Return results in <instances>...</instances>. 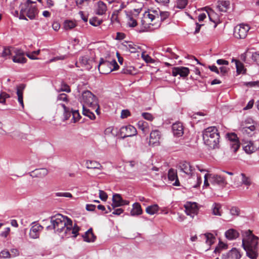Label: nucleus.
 Wrapping results in <instances>:
<instances>
[{
	"label": "nucleus",
	"instance_id": "nucleus-1",
	"mask_svg": "<svg viewBox=\"0 0 259 259\" xmlns=\"http://www.w3.org/2000/svg\"><path fill=\"white\" fill-rule=\"evenodd\" d=\"M51 225L46 227L48 231L54 230L61 237H72L75 238L80 230L76 224H73L72 220L66 216L58 213L50 218Z\"/></svg>",
	"mask_w": 259,
	"mask_h": 259
},
{
	"label": "nucleus",
	"instance_id": "nucleus-2",
	"mask_svg": "<svg viewBox=\"0 0 259 259\" xmlns=\"http://www.w3.org/2000/svg\"><path fill=\"white\" fill-rule=\"evenodd\" d=\"M242 246L246 252L247 256L251 259L257 256V240L258 238L254 236L252 232L248 230L243 234Z\"/></svg>",
	"mask_w": 259,
	"mask_h": 259
},
{
	"label": "nucleus",
	"instance_id": "nucleus-3",
	"mask_svg": "<svg viewBox=\"0 0 259 259\" xmlns=\"http://www.w3.org/2000/svg\"><path fill=\"white\" fill-rule=\"evenodd\" d=\"M203 140L205 144L210 149L218 148L220 143V134L217 128L215 126H210L204 130Z\"/></svg>",
	"mask_w": 259,
	"mask_h": 259
},
{
	"label": "nucleus",
	"instance_id": "nucleus-4",
	"mask_svg": "<svg viewBox=\"0 0 259 259\" xmlns=\"http://www.w3.org/2000/svg\"><path fill=\"white\" fill-rule=\"evenodd\" d=\"M81 102L89 106L98 114H99V105L98 99L91 91L87 90L83 92Z\"/></svg>",
	"mask_w": 259,
	"mask_h": 259
},
{
	"label": "nucleus",
	"instance_id": "nucleus-5",
	"mask_svg": "<svg viewBox=\"0 0 259 259\" xmlns=\"http://www.w3.org/2000/svg\"><path fill=\"white\" fill-rule=\"evenodd\" d=\"M248 25L241 24L235 27L234 29V36L238 39H244L247 34V32L250 29Z\"/></svg>",
	"mask_w": 259,
	"mask_h": 259
},
{
	"label": "nucleus",
	"instance_id": "nucleus-6",
	"mask_svg": "<svg viewBox=\"0 0 259 259\" xmlns=\"http://www.w3.org/2000/svg\"><path fill=\"white\" fill-rule=\"evenodd\" d=\"M136 128L131 125L122 126L120 128L119 135L121 138L124 139L126 137H133L137 135Z\"/></svg>",
	"mask_w": 259,
	"mask_h": 259
},
{
	"label": "nucleus",
	"instance_id": "nucleus-7",
	"mask_svg": "<svg viewBox=\"0 0 259 259\" xmlns=\"http://www.w3.org/2000/svg\"><path fill=\"white\" fill-rule=\"evenodd\" d=\"M179 167L181 171L188 176L190 179L193 177H195V174L194 172L195 168L191 165L189 162L187 161L181 162L179 164Z\"/></svg>",
	"mask_w": 259,
	"mask_h": 259
},
{
	"label": "nucleus",
	"instance_id": "nucleus-8",
	"mask_svg": "<svg viewBox=\"0 0 259 259\" xmlns=\"http://www.w3.org/2000/svg\"><path fill=\"white\" fill-rule=\"evenodd\" d=\"M112 64L111 61L104 60L101 58L100 63L98 65V69L100 73L107 74L112 72Z\"/></svg>",
	"mask_w": 259,
	"mask_h": 259
},
{
	"label": "nucleus",
	"instance_id": "nucleus-9",
	"mask_svg": "<svg viewBox=\"0 0 259 259\" xmlns=\"http://www.w3.org/2000/svg\"><path fill=\"white\" fill-rule=\"evenodd\" d=\"M209 179L211 184L218 185L222 188L225 187L227 184L226 179L220 175L210 174Z\"/></svg>",
	"mask_w": 259,
	"mask_h": 259
},
{
	"label": "nucleus",
	"instance_id": "nucleus-10",
	"mask_svg": "<svg viewBox=\"0 0 259 259\" xmlns=\"http://www.w3.org/2000/svg\"><path fill=\"white\" fill-rule=\"evenodd\" d=\"M227 136L230 141L231 149L234 153H236L240 147V142L237 135L235 133H229Z\"/></svg>",
	"mask_w": 259,
	"mask_h": 259
},
{
	"label": "nucleus",
	"instance_id": "nucleus-11",
	"mask_svg": "<svg viewBox=\"0 0 259 259\" xmlns=\"http://www.w3.org/2000/svg\"><path fill=\"white\" fill-rule=\"evenodd\" d=\"M186 213L193 218L198 213V207L196 202H187L184 205Z\"/></svg>",
	"mask_w": 259,
	"mask_h": 259
},
{
	"label": "nucleus",
	"instance_id": "nucleus-12",
	"mask_svg": "<svg viewBox=\"0 0 259 259\" xmlns=\"http://www.w3.org/2000/svg\"><path fill=\"white\" fill-rule=\"evenodd\" d=\"M145 20H142V24H144V22H147L149 24H151L150 22L154 20L159 21V16L156 11H151L145 12L144 14Z\"/></svg>",
	"mask_w": 259,
	"mask_h": 259
},
{
	"label": "nucleus",
	"instance_id": "nucleus-13",
	"mask_svg": "<svg viewBox=\"0 0 259 259\" xmlns=\"http://www.w3.org/2000/svg\"><path fill=\"white\" fill-rule=\"evenodd\" d=\"M32 227L29 232V236L31 238L36 239L39 237L40 232L43 229V227L39 224L33 222Z\"/></svg>",
	"mask_w": 259,
	"mask_h": 259
},
{
	"label": "nucleus",
	"instance_id": "nucleus-14",
	"mask_svg": "<svg viewBox=\"0 0 259 259\" xmlns=\"http://www.w3.org/2000/svg\"><path fill=\"white\" fill-rule=\"evenodd\" d=\"M242 146L244 151L248 154H252L257 150V144L250 141L244 142Z\"/></svg>",
	"mask_w": 259,
	"mask_h": 259
},
{
	"label": "nucleus",
	"instance_id": "nucleus-15",
	"mask_svg": "<svg viewBox=\"0 0 259 259\" xmlns=\"http://www.w3.org/2000/svg\"><path fill=\"white\" fill-rule=\"evenodd\" d=\"M15 55L13 57L12 60L14 62L17 63H25L27 59L24 57V52L20 49H16L14 51Z\"/></svg>",
	"mask_w": 259,
	"mask_h": 259
},
{
	"label": "nucleus",
	"instance_id": "nucleus-16",
	"mask_svg": "<svg viewBox=\"0 0 259 259\" xmlns=\"http://www.w3.org/2000/svg\"><path fill=\"white\" fill-rule=\"evenodd\" d=\"M189 69L187 67H178L172 69V74L174 76L180 75L181 77H186L188 75Z\"/></svg>",
	"mask_w": 259,
	"mask_h": 259
},
{
	"label": "nucleus",
	"instance_id": "nucleus-17",
	"mask_svg": "<svg viewBox=\"0 0 259 259\" xmlns=\"http://www.w3.org/2000/svg\"><path fill=\"white\" fill-rule=\"evenodd\" d=\"M172 131L174 135L177 137H180L184 134V127L180 122H177L172 125Z\"/></svg>",
	"mask_w": 259,
	"mask_h": 259
},
{
	"label": "nucleus",
	"instance_id": "nucleus-18",
	"mask_svg": "<svg viewBox=\"0 0 259 259\" xmlns=\"http://www.w3.org/2000/svg\"><path fill=\"white\" fill-rule=\"evenodd\" d=\"M256 127L254 125L245 126L239 129V132L244 136L251 137L255 133Z\"/></svg>",
	"mask_w": 259,
	"mask_h": 259
},
{
	"label": "nucleus",
	"instance_id": "nucleus-19",
	"mask_svg": "<svg viewBox=\"0 0 259 259\" xmlns=\"http://www.w3.org/2000/svg\"><path fill=\"white\" fill-rule=\"evenodd\" d=\"M160 133L158 130L152 131L150 135V145H154L159 143V139H160Z\"/></svg>",
	"mask_w": 259,
	"mask_h": 259
},
{
	"label": "nucleus",
	"instance_id": "nucleus-20",
	"mask_svg": "<svg viewBox=\"0 0 259 259\" xmlns=\"http://www.w3.org/2000/svg\"><path fill=\"white\" fill-rule=\"evenodd\" d=\"M241 255L238 249L235 248L231 250L226 255L223 256L222 259H240Z\"/></svg>",
	"mask_w": 259,
	"mask_h": 259
},
{
	"label": "nucleus",
	"instance_id": "nucleus-21",
	"mask_svg": "<svg viewBox=\"0 0 259 259\" xmlns=\"http://www.w3.org/2000/svg\"><path fill=\"white\" fill-rule=\"evenodd\" d=\"M25 10V12L26 13V15L31 20L34 19L36 15L38 13V10L37 8L35 6L33 7H28L26 8V7H24Z\"/></svg>",
	"mask_w": 259,
	"mask_h": 259
},
{
	"label": "nucleus",
	"instance_id": "nucleus-22",
	"mask_svg": "<svg viewBox=\"0 0 259 259\" xmlns=\"http://www.w3.org/2000/svg\"><path fill=\"white\" fill-rule=\"evenodd\" d=\"M83 240L85 242H91L95 241L96 237L93 232L92 228H90L84 234L82 235Z\"/></svg>",
	"mask_w": 259,
	"mask_h": 259
},
{
	"label": "nucleus",
	"instance_id": "nucleus-23",
	"mask_svg": "<svg viewBox=\"0 0 259 259\" xmlns=\"http://www.w3.org/2000/svg\"><path fill=\"white\" fill-rule=\"evenodd\" d=\"M123 49L126 51H128L132 53H136L140 48L139 47L135 45L134 43L130 42H125V44H122Z\"/></svg>",
	"mask_w": 259,
	"mask_h": 259
},
{
	"label": "nucleus",
	"instance_id": "nucleus-24",
	"mask_svg": "<svg viewBox=\"0 0 259 259\" xmlns=\"http://www.w3.org/2000/svg\"><path fill=\"white\" fill-rule=\"evenodd\" d=\"M48 170L46 168H38L31 172L30 176L32 177L42 178L47 176Z\"/></svg>",
	"mask_w": 259,
	"mask_h": 259
},
{
	"label": "nucleus",
	"instance_id": "nucleus-25",
	"mask_svg": "<svg viewBox=\"0 0 259 259\" xmlns=\"http://www.w3.org/2000/svg\"><path fill=\"white\" fill-rule=\"evenodd\" d=\"M25 88L24 84H21L17 87V95L18 96V101L22 107L24 108V103L23 100V90Z\"/></svg>",
	"mask_w": 259,
	"mask_h": 259
},
{
	"label": "nucleus",
	"instance_id": "nucleus-26",
	"mask_svg": "<svg viewBox=\"0 0 259 259\" xmlns=\"http://www.w3.org/2000/svg\"><path fill=\"white\" fill-rule=\"evenodd\" d=\"M230 6L229 1H219L218 2L217 9L221 12H226Z\"/></svg>",
	"mask_w": 259,
	"mask_h": 259
},
{
	"label": "nucleus",
	"instance_id": "nucleus-27",
	"mask_svg": "<svg viewBox=\"0 0 259 259\" xmlns=\"http://www.w3.org/2000/svg\"><path fill=\"white\" fill-rule=\"evenodd\" d=\"M79 60L80 63L86 67L87 69L90 70L92 68L93 61L90 59L88 56L81 57Z\"/></svg>",
	"mask_w": 259,
	"mask_h": 259
},
{
	"label": "nucleus",
	"instance_id": "nucleus-28",
	"mask_svg": "<svg viewBox=\"0 0 259 259\" xmlns=\"http://www.w3.org/2000/svg\"><path fill=\"white\" fill-rule=\"evenodd\" d=\"M97 9L96 14L99 15H102L105 13L107 10L106 4L102 1H99L97 3Z\"/></svg>",
	"mask_w": 259,
	"mask_h": 259
},
{
	"label": "nucleus",
	"instance_id": "nucleus-29",
	"mask_svg": "<svg viewBox=\"0 0 259 259\" xmlns=\"http://www.w3.org/2000/svg\"><path fill=\"white\" fill-rule=\"evenodd\" d=\"M142 209L141 206L139 203H135L133 205V208L131 211V215H138L142 213Z\"/></svg>",
	"mask_w": 259,
	"mask_h": 259
},
{
	"label": "nucleus",
	"instance_id": "nucleus-30",
	"mask_svg": "<svg viewBox=\"0 0 259 259\" xmlns=\"http://www.w3.org/2000/svg\"><path fill=\"white\" fill-rule=\"evenodd\" d=\"M225 236L229 240H233L236 239L239 236V233L236 230L231 229L226 232Z\"/></svg>",
	"mask_w": 259,
	"mask_h": 259
},
{
	"label": "nucleus",
	"instance_id": "nucleus-31",
	"mask_svg": "<svg viewBox=\"0 0 259 259\" xmlns=\"http://www.w3.org/2000/svg\"><path fill=\"white\" fill-rule=\"evenodd\" d=\"M122 197L119 194H115L112 197V206L113 207H119L121 206L122 202Z\"/></svg>",
	"mask_w": 259,
	"mask_h": 259
},
{
	"label": "nucleus",
	"instance_id": "nucleus-32",
	"mask_svg": "<svg viewBox=\"0 0 259 259\" xmlns=\"http://www.w3.org/2000/svg\"><path fill=\"white\" fill-rule=\"evenodd\" d=\"M86 166L88 169H101L103 166L101 164L95 161H87L86 162Z\"/></svg>",
	"mask_w": 259,
	"mask_h": 259
},
{
	"label": "nucleus",
	"instance_id": "nucleus-33",
	"mask_svg": "<svg viewBox=\"0 0 259 259\" xmlns=\"http://www.w3.org/2000/svg\"><path fill=\"white\" fill-rule=\"evenodd\" d=\"M210 20L215 23L214 28L217 26V23L219 21L217 14L211 9L207 12Z\"/></svg>",
	"mask_w": 259,
	"mask_h": 259
},
{
	"label": "nucleus",
	"instance_id": "nucleus-34",
	"mask_svg": "<svg viewBox=\"0 0 259 259\" xmlns=\"http://www.w3.org/2000/svg\"><path fill=\"white\" fill-rule=\"evenodd\" d=\"M82 108V113L84 115L88 116L92 120H94L96 118V116L95 114L94 113L93 111H91V110H93V109H89L86 108L84 106V105H83Z\"/></svg>",
	"mask_w": 259,
	"mask_h": 259
},
{
	"label": "nucleus",
	"instance_id": "nucleus-35",
	"mask_svg": "<svg viewBox=\"0 0 259 259\" xmlns=\"http://www.w3.org/2000/svg\"><path fill=\"white\" fill-rule=\"evenodd\" d=\"M137 125L138 128L141 130L144 134H146L147 133L148 123L147 122L144 120H140L138 121Z\"/></svg>",
	"mask_w": 259,
	"mask_h": 259
},
{
	"label": "nucleus",
	"instance_id": "nucleus-36",
	"mask_svg": "<svg viewBox=\"0 0 259 259\" xmlns=\"http://www.w3.org/2000/svg\"><path fill=\"white\" fill-rule=\"evenodd\" d=\"M57 91L58 92H65L66 93H70L71 92V89L67 83L64 81H62L60 84V88Z\"/></svg>",
	"mask_w": 259,
	"mask_h": 259
},
{
	"label": "nucleus",
	"instance_id": "nucleus-37",
	"mask_svg": "<svg viewBox=\"0 0 259 259\" xmlns=\"http://www.w3.org/2000/svg\"><path fill=\"white\" fill-rule=\"evenodd\" d=\"M159 206L157 204L148 206L146 209V211L147 213L152 215L156 213L158 210Z\"/></svg>",
	"mask_w": 259,
	"mask_h": 259
},
{
	"label": "nucleus",
	"instance_id": "nucleus-38",
	"mask_svg": "<svg viewBox=\"0 0 259 259\" xmlns=\"http://www.w3.org/2000/svg\"><path fill=\"white\" fill-rule=\"evenodd\" d=\"M221 208V205L219 203H214L213 204L212 210V214L215 215L221 216L222 215L221 211L220 210Z\"/></svg>",
	"mask_w": 259,
	"mask_h": 259
},
{
	"label": "nucleus",
	"instance_id": "nucleus-39",
	"mask_svg": "<svg viewBox=\"0 0 259 259\" xmlns=\"http://www.w3.org/2000/svg\"><path fill=\"white\" fill-rule=\"evenodd\" d=\"M121 73L125 74H136V69L133 66H126L122 69Z\"/></svg>",
	"mask_w": 259,
	"mask_h": 259
},
{
	"label": "nucleus",
	"instance_id": "nucleus-40",
	"mask_svg": "<svg viewBox=\"0 0 259 259\" xmlns=\"http://www.w3.org/2000/svg\"><path fill=\"white\" fill-rule=\"evenodd\" d=\"M204 236L206 239V243L207 244H208L209 245H211L214 243L215 238L212 234L208 233L205 234Z\"/></svg>",
	"mask_w": 259,
	"mask_h": 259
},
{
	"label": "nucleus",
	"instance_id": "nucleus-41",
	"mask_svg": "<svg viewBox=\"0 0 259 259\" xmlns=\"http://www.w3.org/2000/svg\"><path fill=\"white\" fill-rule=\"evenodd\" d=\"M236 71L238 74L243 73L244 67L243 64L239 60H235Z\"/></svg>",
	"mask_w": 259,
	"mask_h": 259
},
{
	"label": "nucleus",
	"instance_id": "nucleus-42",
	"mask_svg": "<svg viewBox=\"0 0 259 259\" xmlns=\"http://www.w3.org/2000/svg\"><path fill=\"white\" fill-rule=\"evenodd\" d=\"M76 26L74 22L71 20H66L64 23V27L66 30H70Z\"/></svg>",
	"mask_w": 259,
	"mask_h": 259
},
{
	"label": "nucleus",
	"instance_id": "nucleus-43",
	"mask_svg": "<svg viewBox=\"0 0 259 259\" xmlns=\"http://www.w3.org/2000/svg\"><path fill=\"white\" fill-rule=\"evenodd\" d=\"M168 178L169 180L173 181L176 179L178 178L176 170L171 168L168 170Z\"/></svg>",
	"mask_w": 259,
	"mask_h": 259
},
{
	"label": "nucleus",
	"instance_id": "nucleus-44",
	"mask_svg": "<svg viewBox=\"0 0 259 259\" xmlns=\"http://www.w3.org/2000/svg\"><path fill=\"white\" fill-rule=\"evenodd\" d=\"M187 4L188 0H176V7L180 9H184Z\"/></svg>",
	"mask_w": 259,
	"mask_h": 259
},
{
	"label": "nucleus",
	"instance_id": "nucleus-45",
	"mask_svg": "<svg viewBox=\"0 0 259 259\" xmlns=\"http://www.w3.org/2000/svg\"><path fill=\"white\" fill-rule=\"evenodd\" d=\"M192 178L196 180L195 183L193 184L194 188H197L200 186L202 183V179L201 176L198 174L195 175V177H193Z\"/></svg>",
	"mask_w": 259,
	"mask_h": 259
},
{
	"label": "nucleus",
	"instance_id": "nucleus-46",
	"mask_svg": "<svg viewBox=\"0 0 259 259\" xmlns=\"http://www.w3.org/2000/svg\"><path fill=\"white\" fill-rule=\"evenodd\" d=\"M61 106L64 109V116L65 120H67L70 117L72 112L71 113L70 110L68 108H67L65 104H61Z\"/></svg>",
	"mask_w": 259,
	"mask_h": 259
},
{
	"label": "nucleus",
	"instance_id": "nucleus-47",
	"mask_svg": "<svg viewBox=\"0 0 259 259\" xmlns=\"http://www.w3.org/2000/svg\"><path fill=\"white\" fill-rule=\"evenodd\" d=\"M102 22V20L99 19L97 17H93L90 20V23L94 26L100 25Z\"/></svg>",
	"mask_w": 259,
	"mask_h": 259
},
{
	"label": "nucleus",
	"instance_id": "nucleus-48",
	"mask_svg": "<svg viewBox=\"0 0 259 259\" xmlns=\"http://www.w3.org/2000/svg\"><path fill=\"white\" fill-rule=\"evenodd\" d=\"M127 25L131 27H135L137 25V22L132 16H129L128 17Z\"/></svg>",
	"mask_w": 259,
	"mask_h": 259
},
{
	"label": "nucleus",
	"instance_id": "nucleus-49",
	"mask_svg": "<svg viewBox=\"0 0 259 259\" xmlns=\"http://www.w3.org/2000/svg\"><path fill=\"white\" fill-rule=\"evenodd\" d=\"M142 58L147 63H153L155 62L154 59L151 58L148 55L145 54L144 53H142Z\"/></svg>",
	"mask_w": 259,
	"mask_h": 259
},
{
	"label": "nucleus",
	"instance_id": "nucleus-50",
	"mask_svg": "<svg viewBox=\"0 0 259 259\" xmlns=\"http://www.w3.org/2000/svg\"><path fill=\"white\" fill-rule=\"evenodd\" d=\"M57 100L65 102H68L69 101L68 96L65 93H62L58 95L57 96Z\"/></svg>",
	"mask_w": 259,
	"mask_h": 259
},
{
	"label": "nucleus",
	"instance_id": "nucleus-51",
	"mask_svg": "<svg viewBox=\"0 0 259 259\" xmlns=\"http://www.w3.org/2000/svg\"><path fill=\"white\" fill-rule=\"evenodd\" d=\"M10 232V228L9 227L6 228L5 230L0 233V237L2 238L5 239L9 235Z\"/></svg>",
	"mask_w": 259,
	"mask_h": 259
},
{
	"label": "nucleus",
	"instance_id": "nucleus-52",
	"mask_svg": "<svg viewBox=\"0 0 259 259\" xmlns=\"http://www.w3.org/2000/svg\"><path fill=\"white\" fill-rule=\"evenodd\" d=\"M72 115L73 116L74 122L78 121L81 117L78 110L72 111Z\"/></svg>",
	"mask_w": 259,
	"mask_h": 259
},
{
	"label": "nucleus",
	"instance_id": "nucleus-53",
	"mask_svg": "<svg viewBox=\"0 0 259 259\" xmlns=\"http://www.w3.org/2000/svg\"><path fill=\"white\" fill-rule=\"evenodd\" d=\"M241 176L242 177V184L246 185V186H249L251 184V182L249 179L248 178L246 177L244 174L242 173L241 174Z\"/></svg>",
	"mask_w": 259,
	"mask_h": 259
},
{
	"label": "nucleus",
	"instance_id": "nucleus-54",
	"mask_svg": "<svg viewBox=\"0 0 259 259\" xmlns=\"http://www.w3.org/2000/svg\"><path fill=\"white\" fill-rule=\"evenodd\" d=\"M55 196L57 197H72V194L69 192H57L55 193Z\"/></svg>",
	"mask_w": 259,
	"mask_h": 259
},
{
	"label": "nucleus",
	"instance_id": "nucleus-55",
	"mask_svg": "<svg viewBox=\"0 0 259 259\" xmlns=\"http://www.w3.org/2000/svg\"><path fill=\"white\" fill-rule=\"evenodd\" d=\"M169 15V14L168 12H160L159 16V21H163L165 20L168 17Z\"/></svg>",
	"mask_w": 259,
	"mask_h": 259
},
{
	"label": "nucleus",
	"instance_id": "nucleus-56",
	"mask_svg": "<svg viewBox=\"0 0 259 259\" xmlns=\"http://www.w3.org/2000/svg\"><path fill=\"white\" fill-rule=\"evenodd\" d=\"M88 0H76V6L79 9H82L85 3L88 4Z\"/></svg>",
	"mask_w": 259,
	"mask_h": 259
},
{
	"label": "nucleus",
	"instance_id": "nucleus-57",
	"mask_svg": "<svg viewBox=\"0 0 259 259\" xmlns=\"http://www.w3.org/2000/svg\"><path fill=\"white\" fill-rule=\"evenodd\" d=\"M143 117L149 121H152L154 117L153 115L150 113L144 112L142 114Z\"/></svg>",
	"mask_w": 259,
	"mask_h": 259
},
{
	"label": "nucleus",
	"instance_id": "nucleus-58",
	"mask_svg": "<svg viewBox=\"0 0 259 259\" xmlns=\"http://www.w3.org/2000/svg\"><path fill=\"white\" fill-rule=\"evenodd\" d=\"M252 59L259 65V52L253 53L251 56Z\"/></svg>",
	"mask_w": 259,
	"mask_h": 259
},
{
	"label": "nucleus",
	"instance_id": "nucleus-59",
	"mask_svg": "<svg viewBox=\"0 0 259 259\" xmlns=\"http://www.w3.org/2000/svg\"><path fill=\"white\" fill-rule=\"evenodd\" d=\"M230 213L233 215H239L240 210L239 208L234 206L230 209Z\"/></svg>",
	"mask_w": 259,
	"mask_h": 259
},
{
	"label": "nucleus",
	"instance_id": "nucleus-60",
	"mask_svg": "<svg viewBox=\"0 0 259 259\" xmlns=\"http://www.w3.org/2000/svg\"><path fill=\"white\" fill-rule=\"evenodd\" d=\"M11 256L10 253L8 250H4L0 252L1 258H8Z\"/></svg>",
	"mask_w": 259,
	"mask_h": 259
},
{
	"label": "nucleus",
	"instance_id": "nucleus-61",
	"mask_svg": "<svg viewBox=\"0 0 259 259\" xmlns=\"http://www.w3.org/2000/svg\"><path fill=\"white\" fill-rule=\"evenodd\" d=\"M99 197L102 200L106 201L107 199L108 195L104 191L99 190Z\"/></svg>",
	"mask_w": 259,
	"mask_h": 259
},
{
	"label": "nucleus",
	"instance_id": "nucleus-62",
	"mask_svg": "<svg viewBox=\"0 0 259 259\" xmlns=\"http://www.w3.org/2000/svg\"><path fill=\"white\" fill-rule=\"evenodd\" d=\"M229 68L225 66H222L220 68L219 70H220V73L221 75L224 76L229 71Z\"/></svg>",
	"mask_w": 259,
	"mask_h": 259
},
{
	"label": "nucleus",
	"instance_id": "nucleus-63",
	"mask_svg": "<svg viewBox=\"0 0 259 259\" xmlns=\"http://www.w3.org/2000/svg\"><path fill=\"white\" fill-rule=\"evenodd\" d=\"M245 84L246 86H249L250 87H259V81L247 82L245 83Z\"/></svg>",
	"mask_w": 259,
	"mask_h": 259
},
{
	"label": "nucleus",
	"instance_id": "nucleus-64",
	"mask_svg": "<svg viewBox=\"0 0 259 259\" xmlns=\"http://www.w3.org/2000/svg\"><path fill=\"white\" fill-rule=\"evenodd\" d=\"M21 7V10H20L19 18L20 19H24V20H27V19L25 17V15H26V13L25 12V10L24 9V8L21 7Z\"/></svg>",
	"mask_w": 259,
	"mask_h": 259
}]
</instances>
